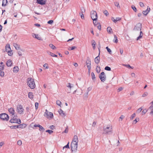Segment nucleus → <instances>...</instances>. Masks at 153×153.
<instances>
[{
  "mask_svg": "<svg viewBox=\"0 0 153 153\" xmlns=\"http://www.w3.org/2000/svg\"><path fill=\"white\" fill-rule=\"evenodd\" d=\"M27 84L31 89L34 88L36 86L35 83L33 79L31 78H28L27 79Z\"/></svg>",
  "mask_w": 153,
  "mask_h": 153,
  "instance_id": "obj_1",
  "label": "nucleus"
},
{
  "mask_svg": "<svg viewBox=\"0 0 153 153\" xmlns=\"http://www.w3.org/2000/svg\"><path fill=\"white\" fill-rule=\"evenodd\" d=\"M91 16L92 19L93 21V23L94 25H96V22H94L96 21L97 19V15L96 11L92 10L91 12Z\"/></svg>",
  "mask_w": 153,
  "mask_h": 153,
  "instance_id": "obj_2",
  "label": "nucleus"
},
{
  "mask_svg": "<svg viewBox=\"0 0 153 153\" xmlns=\"http://www.w3.org/2000/svg\"><path fill=\"white\" fill-rule=\"evenodd\" d=\"M103 130L104 131L103 133V134H108L109 132L112 133V126L109 125H108L107 126H104L103 127Z\"/></svg>",
  "mask_w": 153,
  "mask_h": 153,
  "instance_id": "obj_3",
  "label": "nucleus"
},
{
  "mask_svg": "<svg viewBox=\"0 0 153 153\" xmlns=\"http://www.w3.org/2000/svg\"><path fill=\"white\" fill-rule=\"evenodd\" d=\"M0 118L3 120L7 121L9 119L8 115L5 113H2L0 114Z\"/></svg>",
  "mask_w": 153,
  "mask_h": 153,
  "instance_id": "obj_4",
  "label": "nucleus"
},
{
  "mask_svg": "<svg viewBox=\"0 0 153 153\" xmlns=\"http://www.w3.org/2000/svg\"><path fill=\"white\" fill-rule=\"evenodd\" d=\"M44 116L45 117L49 118H52L53 117V114L51 112H49L47 110H46Z\"/></svg>",
  "mask_w": 153,
  "mask_h": 153,
  "instance_id": "obj_5",
  "label": "nucleus"
},
{
  "mask_svg": "<svg viewBox=\"0 0 153 153\" xmlns=\"http://www.w3.org/2000/svg\"><path fill=\"white\" fill-rule=\"evenodd\" d=\"M99 77L102 82H104L106 80V76L104 72H101L99 75Z\"/></svg>",
  "mask_w": 153,
  "mask_h": 153,
  "instance_id": "obj_6",
  "label": "nucleus"
},
{
  "mask_svg": "<svg viewBox=\"0 0 153 153\" xmlns=\"http://www.w3.org/2000/svg\"><path fill=\"white\" fill-rule=\"evenodd\" d=\"M78 146L77 143H74V142H72L71 144V149L72 151H76L77 150Z\"/></svg>",
  "mask_w": 153,
  "mask_h": 153,
  "instance_id": "obj_7",
  "label": "nucleus"
},
{
  "mask_svg": "<svg viewBox=\"0 0 153 153\" xmlns=\"http://www.w3.org/2000/svg\"><path fill=\"white\" fill-rule=\"evenodd\" d=\"M142 28V24L140 23H138L135 26L134 30L135 31L141 30Z\"/></svg>",
  "mask_w": 153,
  "mask_h": 153,
  "instance_id": "obj_8",
  "label": "nucleus"
},
{
  "mask_svg": "<svg viewBox=\"0 0 153 153\" xmlns=\"http://www.w3.org/2000/svg\"><path fill=\"white\" fill-rule=\"evenodd\" d=\"M10 122L12 123H17L18 124H20L21 123V120L20 119H17L16 118L11 119Z\"/></svg>",
  "mask_w": 153,
  "mask_h": 153,
  "instance_id": "obj_9",
  "label": "nucleus"
},
{
  "mask_svg": "<svg viewBox=\"0 0 153 153\" xmlns=\"http://www.w3.org/2000/svg\"><path fill=\"white\" fill-rule=\"evenodd\" d=\"M24 111V109L21 105H19L17 107V111L20 114L23 113Z\"/></svg>",
  "mask_w": 153,
  "mask_h": 153,
  "instance_id": "obj_10",
  "label": "nucleus"
},
{
  "mask_svg": "<svg viewBox=\"0 0 153 153\" xmlns=\"http://www.w3.org/2000/svg\"><path fill=\"white\" fill-rule=\"evenodd\" d=\"M86 64L88 69L89 70H91V61L89 58H88V59L86 61Z\"/></svg>",
  "mask_w": 153,
  "mask_h": 153,
  "instance_id": "obj_11",
  "label": "nucleus"
},
{
  "mask_svg": "<svg viewBox=\"0 0 153 153\" xmlns=\"http://www.w3.org/2000/svg\"><path fill=\"white\" fill-rule=\"evenodd\" d=\"M150 8L149 6H148L147 9L143 11L142 12V13L143 15L146 16L150 12Z\"/></svg>",
  "mask_w": 153,
  "mask_h": 153,
  "instance_id": "obj_12",
  "label": "nucleus"
},
{
  "mask_svg": "<svg viewBox=\"0 0 153 153\" xmlns=\"http://www.w3.org/2000/svg\"><path fill=\"white\" fill-rule=\"evenodd\" d=\"M34 127H39V130L40 131H42V132H43L45 130V129L41 125H39V124L38 125H36V124H35L34 125Z\"/></svg>",
  "mask_w": 153,
  "mask_h": 153,
  "instance_id": "obj_13",
  "label": "nucleus"
},
{
  "mask_svg": "<svg viewBox=\"0 0 153 153\" xmlns=\"http://www.w3.org/2000/svg\"><path fill=\"white\" fill-rule=\"evenodd\" d=\"M78 141V137L76 135H74L72 142H74V143H77Z\"/></svg>",
  "mask_w": 153,
  "mask_h": 153,
  "instance_id": "obj_14",
  "label": "nucleus"
},
{
  "mask_svg": "<svg viewBox=\"0 0 153 153\" xmlns=\"http://www.w3.org/2000/svg\"><path fill=\"white\" fill-rule=\"evenodd\" d=\"M36 2L38 4L41 5H44L45 4V0H37Z\"/></svg>",
  "mask_w": 153,
  "mask_h": 153,
  "instance_id": "obj_15",
  "label": "nucleus"
},
{
  "mask_svg": "<svg viewBox=\"0 0 153 153\" xmlns=\"http://www.w3.org/2000/svg\"><path fill=\"white\" fill-rule=\"evenodd\" d=\"M100 53H99L98 56H97L94 59V61L95 63L97 64H98L100 62Z\"/></svg>",
  "mask_w": 153,
  "mask_h": 153,
  "instance_id": "obj_16",
  "label": "nucleus"
},
{
  "mask_svg": "<svg viewBox=\"0 0 153 153\" xmlns=\"http://www.w3.org/2000/svg\"><path fill=\"white\" fill-rule=\"evenodd\" d=\"M8 111L10 114H12V115H14L15 111L13 108H11L10 109H9Z\"/></svg>",
  "mask_w": 153,
  "mask_h": 153,
  "instance_id": "obj_17",
  "label": "nucleus"
},
{
  "mask_svg": "<svg viewBox=\"0 0 153 153\" xmlns=\"http://www.w3.org/2000/svg\"><path fill=\"white\" fill-rule=\"evenodd\" d=\"M32 36L33 37H34V36H35L34 37L39 40H41V39H42L41 38L38 34H36L33 33V34Z\"/></svg>",
  "mask_w": 153,
  "mask_h": 153,
  "instance_id": "obj_18",
  "label": "nucleus"
},
{
  "mask_svg": "<svg viewBox=\"0 0 153 153\" xmlns=\"http://www.w3.org/2000/svg\"><path fill=\"white\" fill-rule=\"evenodd\" d=\"M151 111L150 114H153V105H152L149 107L148 110Z\"/></svg>",
  "mask_w": 153,
  "mask_h": 153,
  "instance_id": "obj_19",
  "label": "nucleus"
},
{
  "mask_svg": "<svg viewBox=\"0 0 153 153\" xmlns=\"http://www.w3.org/2000/svg\"><path fill=\"white\" fill-rule=\"evenodd\" d=\"M59 114L63 117H64L65 116V113L61 109H60L59 111Z\"/></svg>",
  "mask_w": 153,
  "mask_h": 153,
  "instance_id": "obj_20",
  "label": "nucleus"
},
{
  "mask_svg": "<svg viewBox=\"0 0 153 153\" xmlns=\"http://www.w3.org/2000/svg\"><path fill=\"white\" fill-rule=\"evenodd\" d=\"M121 19V18L120 17H116V19H114L113 17L111 18V20L114 23H116L117 21L120 20Z\"/></svg>",
  "mask_w": 153,
  "mask_h": 153,
  "instance_id": "obj_21",
  "label": "nucleus"
},
{
  "mask_svg": "<svg viewBox=\"0 0 153 153\" xmlns=\"http://www.w3.org/2000/svg\"><path fill=\"white\" fill-rule=\"evenodd\" d=\"M4 66L3 63L1 62L0 63V71H1L4 69Z\"/></svg>",
  "mask_w": 153,
  "mask_h": 153,
  "instance_id": "obj_22",
  "label": "nucleus"
},
{
  "mask_svg": "<svg viewBox=\"0 0 153 153\" xmlns=\"http://www.w3.org/2000/svg\"><path fill=\"white\" fill-rule=\"evenodd\" d=\"M12 64V62L11 60H8L6 63L7 65V66H11Z\"/></svg>",
  "mask_w": 153,
  "mask_h": 153,
  "instance_id": "obj_23",
  "label": "nucleus"
},
{
  "mask_svg": "<svg viewBox=\"0 0 153 153\" xmlns=\"http://www.w3.org/2000/svg\"><path fill=\"white\" fill-rule=\"evenodd\" d=\"M47 53L49 55L51 56H52V57H56L57 56L54 53H51L50 52L47 51Z\"/></svg>",
  "mask_w": 153,
  "mask_h": 153,
  "instance_id": "obj_24",
  "label": "nucleus"
},
{
  "mask_svg": "<svg viewBox=\"0 0 153 153\" xmlns=\"http://www.w3.org/2000/svg\"><path fill=\"white\" fill-rule=\"evenodd\" d=\"M19 70V68L17 66H15L13 68V71L14 73H17Z\"/></svg>",
  "mask_w": 153,
  "mask_h": 153,
  "instance_id": "obj_25",
  "label": "nucleus"
},
{
  "mask_svg": "<svg viewBox=\"0 0 153 153\" xmlns=\"http://www.w3.org/2000/svg\"><path fill=\"white\" fill-rule=\"evenodd\" d=\"M143 35V33L142 31H140V34L139 36L137 38V40H138L139 39H140V38H142Z\"/></svg>",
  "mask_w": 153,
  "mask_h": 153,
  "instance_id": "obj_26",
  "label": "nucleus"
},
{
  "mask_svg": "<svg viewBox=\"0 0 153 153\" xmlns=\"http://www.w3.org/2000/svg\"><path fill=\"white\" fill-rule=\"evenodd\" d=\"M13 45L17 50L19 49V45L16 43H14Z\"/></svg>",
  "mask_w": 153,
  "mask_h": 153,
  "instance_id": "obj_27",
  "label": "nucleus"
},
{
  "mask_svg": "<svg viewBox=\"0 0 153 153\" xmlns=\"http://www.w3.org/2000/svg\"><path fill=\"white\" fill-rule=\"evenodd\" d=\"M26 111L27 112V114H28L30 113V111L31 110V108L30 107H26Z\"/></svg>",
  "mask_w": 153,
  "mask_h": 153,
  "instance_id": "obj_28",
  "label": "nucleus"
},
{
  "mask_svg": "<svg viewBox=\"0 0 153 153\" xmlns=\"http://www.w3.org/2000/svg\"><path fill=\"white\" fill-rule=\"evenodd\" d=\"M26 125L25 124H21L18 125V127L21 128H25Z\"/></svg>",
  "mask_w": 153,
  "mask_h": 153,
  "instance_id": "obj_29",
  "label": "nucleus"
},
{
  "mask_svg": "<svg viewBox=\"0 0 153 153\" xmlns=\"http://www.w3.org/2000/svg\"><path fill=\"white\" fill-rule=\"evenodd\" d=\"M100 70H101V69H100V67H99L98 66H97V67L96 68V72L98 73H99L100 72Z\"/></svg>",
  "mask_w": 153,
  "mask_h": 153,
  "instance_id": "obj_30",
  "label": "nucleus"
},
{
  "mask_svg": "<svg viewBox=\"0 0 153 153\" xmlns=\"http://www.w3.org/2000/svg\"><path fill=\"white\" fill-rule=\"evenodd\" d=\"M28 97L30 98L31 99L33 98V93L31 92H29L28 94Z\"/></svg>",
  "mask_w": 153,
  "mask_h": 153,
  "instance_id": "obj_31",
  "label": "nucleus"
},
{
  "mask_svg": "<svg viewBox=\"0 0 153 153\" xmlns=\"http://www.w3.org/2000/svg\"><path fill=\"white\" fill-rule=\"evenodd\" d=\"M7 1V0H3L2 1V6H5L6 5Z\"/></svg>",
  "mask_w": 153,
  "mask_h": 153,
  "instance_id": "obj_32",
  "label": "nucleus"
},
{
  "mask_svg": "<svg viewBox=\"0 0 153 153\" xmlns=\"http://www.w3.org/2000/svg\"><path fill=\"white\" fill-rule=\"evenodd\" d=\"M114 5L117 7L119 9L120 8V7L119 5V3L117 2H114Z\"/></svg>",
  "mask_w": 153,
  "mask_h": 153,
  "instance_id": "obj_33",
  "label": "nucleus"
},
{
  "mask_svg": "<svg viewBox=\"0 0 153 153\" xmlns=\"http://www.w3.org/2000/svg\"><path fill=\"white\" fill-rule=\"evenodd\" d=\"M49 47L52 49L54 50L56 49V48L53 44H50L49 45Z\"/></svg>",
  "mask_w": 153,
  "mask_h": 153,
  "instance_id": "obj_34",
  "label": "nucleus"
},
{
  "mask_svg": "<svg viewBox=\"0 0 153 153\" xmlns=\"http://www.w3.org/2000/svg\"><path fill=\"white\" fill-rule=\"evenodd\" d=\"M107 32L110 33H111L112 31V29L111 27H108L107 28Z\"/></svg>",
  "mask_w": 153,
  "mask_h": 153,
  "instance_id": "obj_35",
  "label": "nucleus"
},
{
  "mask_svg": "<svg viewBox=\"0 0 153 153\" xmlns=\"http://www.w3.org/2000/svg\"><path fill=\"white\" fill-rule=\"evenodd\" d=\"M91 76L92 79L94 80L95 79L96 77L95 76V75L93 72H92L91 73Z\"/></svg>",
  "mask_w": 153,
  "mask_h": 153,
  "instance_id": "obj_36",
  "label": "nucleus"
},
{
  "mask_svg": "<svg viewBox=\"0 0 153 153\" xmlns=\"http://www.w3.org/2000/svg\"><path fill=\"white\" fill-rule=\"evenodd\" d=\"M92 45L93 46L94 49L95 48V45L96 44L95 41H94V40H92Z\"/></svg>",
  "mask_w": 153,
  "mask_h": 153,
  "instance_id": "obj_37",
  "label": "nucleus"
},
{
  "mask_svg": "<svg viewBox=\"0 0 153 153\" xmlns=\"http://www.w3.org/2000/svg\"><path fill=\"white\" fill-rule=\"evenodd\" d=\"M114 42L117 43V37L116 35H114Z\"/></svg>",
  "mask_w": 153,
  "mask_h": 153,
  "instance_id": "obj_38",
  "label": "nucleus"
},
{
  "mask_svg": "<svg viewBox=\"0 0 153 153\" xmlns=\"http://www.w3.org/2000/svg\"><path fill=\"white\" fill-rule=\"evenodd\" d=\"M6 50L7 51H10V48L9 45L7 46H6Z\"/></svg>",
  "mask_w": 153,
  "mask_h": 153,
  "instance_id": "obj_39",
  "label": "nucleus"
},
{
  "mask_svg": "<svg viewBox=\"0 0 153 153\" xmlns=\"http://www.w3.org/2000/svg\"><path fill=\"white\" fill-rule=\"evenodd\" d=\"M103 13L106 16H107L109 15V13H108L107 11L106 10H105L103 11Z\"/></svg>",
  "mask_w": 153,
  "mask_h": 153,
  "instance_id": "obj_40",
  "label": "nucleus"
},
{
  "mask_svg": "<svg viewBox=\"0 0 153 153\" xmlns=\"http://www.w3.org/2000/svg\"><path fill=\"white\" fill-rule=\"evenodd\" d=\"M67 86L70 89H71L72 87H73V86L71 85V84L70 83H69L68 84V85H67Z\"/></svg>",
  "mask_w": 153,
  "mask_h": 153,
  "instance_id": "obj_41",
  "label": "nucleus"
},
{
  "mask_svg": "<svg viewBox=\"0 0 153 153\" xmlns=\"http://www.w3.org/2000/svg\"><path fill=\"white\" fill-rule=\"evenodd\" d=\"M18 125L17 126H10V128L11 129H16V128H19V127H18Z\"/></svg>",
  "mask_w": 153,
  "mask_h": 153,
  "instance_id": "obj_42",
  "label": "nucleus"
},
{
  "mask_svg": "<svg viewBox=\"0 0 153 153\" xmlns=\"http://www.w3.org/2000/svg\"><path fill=\"white\" fill-rule=\"evenodd\" d=\"M89 88H88L87 92L84 95L85 97H86V98H87V97H88V93L89 91H90V89H89Z\"/></svg>",
  "mask_w": 153,
  "mask_h": 153,
  "instance_id": "obj_43",
  "label": "nucleus"
},
{
  "mask_svg": "<svg viewBox=\"0 0 153 153\" xmlns=\"http://www.w3.org/2000/svg\"><path fill=\"white\" fill-rule=\"evenodd\" d=\"M148 95V93L147 92H145L142 95L143 97H145Z\"/></svg>",
  "mask_w": 153,
  "mask_h": 153,
  "instance_id": "obj_44",
  "label": "nucleus"
},
{
  "mask_svg": "<svg viewBox=\"0 0 153 153\" xmlns=\"http://www.w3.org/2000/svg\"><path fill=\"white\" fill-rule=\"evenodd\" d=\"M105 69L108 71H110L111 70V68L108 66H106L105 68Z\"/></svg>",
  "mask_w": 153,
  "mask_h": 153,
  "instance_id": "obj_45",
  "label": "nucleus"
},
{
  "mask_svg": "<svg viewBox=\"0 0 153 153\" xmlns=\"http://www.w3.org/2000/svg\"><path fill=\"white\" fill-rule=\"evenodd\" d=\"M142 108H139L137 111L136 112L138 113H140L142 110Z\"/></svg>",
  "mask_w": 153,
  "mask_h": 153,
  "instance_id": "obj_46",
  "label": "nucleus"
},
{
  "mask_svg": "<svg viewBox=\"0 0 153 153\" xmlns=\"http://www.w3.org/2000/svg\"><path fill=\"white\" fill-rule=\"evenodd\" d=\"M56 104L60 106L61 102L60 101H59V100H57L56 101Z\"/></svg>",
  "mask_w": 153,
  "mask_h": 153,
  "instance_id": "obj_47",
  "label": "nucleus"
},
{
  "mask_svg": "<svg viewBox=\"0 0 153 153\" xmlns=\"http://www.w3.org/2000/svg\"><path fill=\"white\" fill-rule=\"evenodd\" d=\"M131 8L133 9V10L135 12H136L137 11V9L136 7L134 6H132Z\"/></svg>",
  "mask_w": 153,
  "mask_h": 153,
  "instance_id": "obj_48",
  "label": "nucleus"
},
{
  "mask_svg": "<svg viewBox=\"0 0 153 153\" xmlns=\"http://www.w3.org/2000/svg\"><path fill=\"white\" fill-rule=\"evenodd\" d=\"M136 115V114L135 113H134L133 114H132L130 117V119L131 120H132L133 119V118L135 117V116Z\"/></svg>",
  "mask_w": 153,
  "mask_h": 153,
  "instance_id": "obj_49",
  "label": "nucleus"
},
{
  "mask_svg": "<svg viewBox=\"0 0 153 153\" xmlns=\"http://www.w3.org/2000/svg\"><path fill=\"white\" fill-rule=\"evenodd\" d=\"M22 142L21 140H19L17 142V144L19 146H21L22 144Z\"/></svg>",
  "mask_w": 153,
  "mask_h": 153,
  "instance_id": "obj_50",
  "label": "nucleus"
},
{
  "mask_svg": "<svg viewBox=\"0 0 153 153\" xmlns=\"http://www.w3.org/2000/svg\"><path fill=\"white\" fill-rule=\"evenodd\" d=\"M46 132H48L50 134H51L53 132L52 130H46Z\"/></svg>",
  "mask_w": 153,
  "mask_h": 153,
  "instance_id": "obj_51",
  "label": "nucleus"
},
{
  "mask_svg": "<svg viewBox=\"0 0 153 153\" xmlns=\"http://www.w3.org/2000/svg\"><path fill=\"white\" fill-rule=\"evenodd\" d=\"M97 25H98L97 27V28L100 30H101V26L100 25V24H97Z\"/></svg>",
  "mask_w": 153,
  "mask_h": 153,
  "instance_id": "obj_52",
  "label": "nucleus"
},
{
  "mask_svg": "<svg viewBox=\"0 0 153 153\" xmlns=\"http://www.w3.org/2000/svg\"><path fill=\"white\" fill-rule=\"evenodd\" d=\"M76 48V47L75 46H73L69 48L68 49V50H72L75 49Z\"/></svg>",
  "mask_w": 153,
  "mask_h": 153,
  "instance_id": "obj_53",
  "label": "nucleus"
},
{
  "mask_svg": "<svg viewBox=\"0 0 153 153\" xmlns=\"http://www.w3.org/2000/svg\"><path fill=\"white\" fill-rule=\"evenodd\" d=\"M69 143H68V144L66 145L65 146H64L63 148V150L65 148H69Z\"/></svg>",
  "mask_w": 153,
  "mask_h": 153,
  "instance_id": "obj_54",
  "label": "nucleus"
},
{
  "mask_svg": "<svg viewBox=\"0 0 153 153\" xmlns=\"http://www.w3.org/2000/svg\"><path fill=\"white\" fill-rule=\"evenodd\" d=\"M140 5L141 7H143L144 6V5L143 2H140Z\"/></svg>",
  "mask_w": 153,
  "mask_h": 153,
  "instance_id": "obj_55",
  "label": "nucleus"
},
{
  "mask_svg": "<svg viewBox=\"0 0 153 153\" xmlns=\"http://www.w3.org/2000/svg\"><path fill=\"white\" fill-rule=\"evenodd\" d=\"M106 48L107 49V51L109 53H110L111 52V50L108 48L107 47Z\"/></svg>",
  "mask_w": 153,
  "mask_h": 153,
  "instance_id": "obj_56",
  "label": "nucleus"
},
{
  "mask_svg": "<svg viewBox=\"0 0 153 153\" xmlns=\"http://www.w3.org/2000/svg\"><path fill=\"white\" fill-rule=\"evenodd\" d=\"M148 110H146V109H145L143 110L142 113H143V114H145L147 111Z\"/></svg>",
  "mask_w": 153,
  "mask_h": 153,
  "instance_id": "obj_57",
  "label": "nucleus"
},
{
  "mask_svg": "<svg viewBox=\"0 0 153 153\" xmlns=\"http://www.w3.org/2000/svg\"><path fill=\"white\" fill-rule=\"evenodd\" d=\"M81 10L82 12V13H83L85 12V10L83 7H82L81 8Z\"/></svg>",
  "mask_w": 153,
  "mask_h": 153,
  "instance_id": "obj_58",
  "label": "nucleus"
},
{
  "mask_svg": "<svg viewBox=\"0 0 153 153\" xmlns=\"http://www.w3.org/2000/svg\"><path fill=\"white\" fill-rule=\"evenodd\" d=\"M38 106H39L38 103L37 102H36L35 103V108H36V109H37L38 108Z\"/></svg>",
  "mask_w": 153,
  "mask_h": 153,
  "instance_id": "obj_59",
  "label": "nucleus"
},
{
  "mask_svg": "<svg viewBox=\"0 0 153 153\" xmlns=\"http://www.w3.org/2000/svg\"><path fill=\"white\" fill-rule=\"evenodd\" d=\"M53 22V21L52 20H50L48 21V23L49 24L51 25Z\"/></svg>",
  "mask_w": 153,
  "mask_h": 153,
  "instance_id": "obj_60",
  "label": "nucleus"
},
{
  "mask_svg": "<svg viewBox=\"0 0 153 153\" xmlns=\"http://www.w3.org/2000/svg\"><path fill=\"white\" fill-rule=\"evenodd\" d=\"M0 76L1 77H3L4 76V72L2 71H0Z\"/></svg>",
  "mask_w": 153,
  "mask_h": 153,
  "instance_id": "obj_61",
  "label": "nucleus"
},
{
  "mask_svg": "<svg viewBox=\"0 0 153 153\" xmlns=\"http://www.w3.org/2000/svg\"><path fill=\"white\" fill-rule=\"evenodd\" d=\"M124 118V116L123 115H122L119 118V120H120V119L121 120V121Z\"/></svg>",
  "mask_w": 153,
  "mask_h": 153,
  "instance_id": "obj_62",
  "label": "nucleus"
},
{
  "mask_svg": "<svg viewBox=\"0 0 153 153\" xmlns=\"http://www.w3.org/2000/svg\"><path fill=\"white\" fill-rule=\"evenodd\" d=\"M7 52L8 53V55L10 56H11V55H12L13 54V53H12V51H7Z\"/></svg>",
  "mask_w": 153,
  "mask_h": 153,
  "instance_id": "obj_63",
  "label": "nucleus"
},
{
  "mask_svg": "<svg viewBox=\"0 0 153 153\" xmlns=\"http://www.w3.org/2000/svg\"><path fill=\"white\" fill-rule=\"evenodd\" d=\"M68 127H67L66 128V129L64 131V132L65 133H68Z\"/></svg>",
  "mask_w": 153,
  "mask_h": 153,
  "instance_id": "obj_64",
  "label": "nucleus"
}]
</instances>
